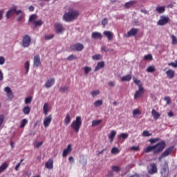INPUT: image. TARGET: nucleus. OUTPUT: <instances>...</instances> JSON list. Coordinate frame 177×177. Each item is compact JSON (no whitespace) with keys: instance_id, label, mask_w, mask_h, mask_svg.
<instances>
[{"instance_id":"f257e3e1","label":"nucleus","mask_w":177,"mask_h":177,"mask_svg":"<svg viewBox=\"0 0 177 177\" xmlns=\"http://www.w3.org/2000/svg\"><path fill=\"white\" fill-rule=\"evenodd\" d=\"M167 144L165 140H162L159 142V143L153 145V146H148L145 149H144V152L149 153L151 151L153 152V154L158 155L161 153L166 147Z\"/></svg>"},{"instance_id":"f03ea898","label":"nucleus","mask_w":177,"mask_h":177,"mask_svg":"<svg viewBox=\"0 0 177 177\" xmlns=\"http://www.w3.org/2000/svg\"><path fill=\"white\" fill-rule=\"evenodd\" d=\"M79 12L73 9H69L68 12L65 13L63 16V19L66 22H71L76 19L79 16Z\"/></svg>"},{"instance_id":"7ed1b4c3","label":"nucleus","mask_w":177,"mask_h":177,"mask_svg":"<svg viewBox=\"0 0 177 177\" xmlns=\"http://www.w3.org/2000/svg\"><path fill=\"white\" fill-rule=\"evenodd\" d=\"M82 124V118L80 116H77L76 120L72 122L71 127L76 133H78Z\"/></svg>"},{"instance_id":"20e7f679","label":"nucleus","mask_w":177,"mask_h":177,"mask_svg":"<svg viewBox=\"0 0 177 177\" xmlns=\"http://www.w3.org/2000/svg\"><path fill=\"white\" fill-rule=\"evenodd\" d=\"M31 43V37L26 35L22 39V46L24 48H28Z\"/></svg>"},{"instance_id":"39448f33","label":"nucleus","mask_w":177,"mask_h":177,"mask_svg":"<svg viewBox=\"0 0 177 177\" xmlns=\"http://www.w3.org/2000/svg\"><path fill=\"white\" fill-rule=\"evenodd\" d=\"M174 148V147H170L166 149V150H165V151H163V153H162V154H160V156L158 158L159 160H161L162 158L169 156L173 152Z\"/></svg>"},{"instance_id":"423d86ee","label":"nucleus","mask_w":177,"mask_h":177,"mask_svg":"<svg viewBox=\"0 0 177 177\" xmlns=\"http://www.w3.org/2000/svg\"><path fill=\"white\" fill-rule=\"evenodd\" d=\"M170 21V19L168 17H160V19H159V21H158V26H165Z\"/></svg>"},{"instance_id":"0eeeda50","label":"nucleus","mask_w":177,"mask_h":177,"mask_svg":"<svg viewBox=\"0 0 177 177\" xmlns=\"http://www.w3.org/2000/svg\"><path fill=\"white\" fill-rule=\"evenodd\" d=\"M55 30L57 34H62L65 30L64 28L63 27L62 24L57 23L55 24Z\"/></svg>"},{"instance_id":"6e6552de","label":"nucleus","mask_w":177,"mask_h":177,"mask_svg":"<svg viewBox=\"0 0 177 177\" xmlns=\"http://www.w3.org/2000/svg\"><path fill=\"white\" fill-rule=\"evenodd\" d=\"M84 46L82 44H75L71 46V49L72 50H76V51H82L84 49Z\"/></svg>"},{"instance_id":"1a4fd4ad","label":"nucleus","mask_w":177,"mask_h":177,"mask_svg":"<svg viewBox=\"0 0 177 177\" xmlns=\"http://www.w3.org/2000/svg\"><path fill=\"white\" fill-rule=\"evenodd\" d=\"M145 88H138V91H137L134 95V99L136 100L139 97H140L144 93H145Z\"/></svg>"},{"instance_id":"9d476101","label":"nucleus","mask_w":177,"mask_h":177,"mask_svg":"<svg viewBox=\"0 0 177 177\" xmlns=\"http://www.w3.org/2000/svg\"><path fill=\"white\" fill-rule=\"evenodd\" d=\"M149 166H151V169H149V171H148V173H149V174H154L158 172L156 164L151 163V165H149Z\"/></svg>"},{"instance_id":"9b49d317","label":"nucleus","mask_w":177,"mask_h":177,"mask_svg":"<svg viewBox=\"0 0 177 177\" xmlns=\"http://www.w3.org/2000/svg\"><path fill=\"white\" fill-rule=\"evenodd\" d=\"M52 120H53V117H52L51 115H50L48 117L45 118L44 120V127L46 128V127H49V125L51 123Z\"/></svg>"},{"instance_id":"f8f14e48","label":"nucleus","mask_w":177,"mask_h":177,"mask_svg":"<svg viewBox=\"0 0 177 177\" xmlns=\"http://www.w3.org/2000/svg\"><path fill=\"white\" fill-rule=\"evenodd\" d=\"M41 59H40V56L39 55H35L34 57V63L33 65L35 67H39V66H41Z\"/></svg>"},{"instance_id":"ddd939ff","label":"nucleus","mask_w":177,"mask_h":177,"mask_svg":"<svg viewBox=\"0 0 177 177\" xmlns=\"http://www.w3.org/2000/svg\"><path fill=\"white\" fill-rule=\"evenodd\" d=\"M5 92L6 93V95L8 96V97L10 100H12L14 97L12 91H11L10 88L7 86L4 88Z\"/></svg>"},{"instance_id":"4468645a","label":"nucleus","mask_w":177,"mask_h":177,"mask_svg":"<svg viewBox=\"0 0 177 177\" xmlns=\"http://www.w3.org/2000/svg\"><path fill=\"white\" fill-rule=\"evenodd\" d=\"M139 30L137 28H132L131 29V30L127 33V37H135L138 32Z\"/></svg>"},{"instance_id":"2eb2a0df","label":"nucleus","mask_w":177,"mask_h":177,"mask_svg":"<svg viewBox=\"0 0 177 177\" xmlns=\"http://www.w3.org/2000/svg\"><path fill=\"white\" fill-rule=\"evenodd\" d=\"M72 151V145H68L67 147V149H65L63 151V157H66L68 153H70Z\"/></svg>"},{"instance_id":"dca6fc26","label":"nucleus","mask_w":177,"mask_h":177,"mask_svg":"<svg viewBox=\"0 0 177 177\" xmlns=\"http://www.w3.org/2000/svg\"><path fill=\"white\" fill-rule=\"evenodd\" d=\"M16 9H17V7L15 6V7H13L12 9H10V10H8V11L6 12V17H7V19H9V18H10L12 16H13V15L15 13Z\"/></svg>"},{"instance_id":"f3484780","label":"nucleus","mask_w":177,"mask_h":177,"mask_svg":"<svg viewBox=\"0 0 177 177\" xmlns=\"http://www.w3.org/2000/svg\"><path fill=\"white\" fill-rule=\"evenodd\" d=\"M166 75L169 79H173L175 77V71L174 70L169 69L166 71Z\"/></svg>"},{"instance_id":"a211bd4d","label":"nucleus","mask_w":177,"mask_h":177,"mask_svg":"<svg viewBox=\"0 0 177 177\" xmlns=\"http://www.w3.org/2000/svg\"><path fill=\"white\" fill-rule=\"evenodd\" d=\"M55 84V79L54 78H51L50 80H48L47 82L45 84V86L47 88H50L53 85H54Z\"/></svg>"},{"instance_id":"6ab92c4d","label":"nucleus","mask_w":177,"mask_h":177,"mask_svg":"<svg viewBox=\"0 0 177 177\" xmlns=\"http://www.w3.org/2000/svg\"><path fill=\"white\" fill-rule=\"evenodd\" d=\"M103 37L102 35L100 32H95L92 34V38L94 39H102Z\"/></svg>"},{"instance_id":"aec40b11","label":"nucleus","mask_w":177,"mask_h":177,"mask_svg":"<svg viewBox=\"0 0 177 177\" xmlns=\"http://www.w3.org/2000/svg\"><path fill=\"white\" fill-rule=\"evenodd\" d=\"M45 167L48 169H51L53 168V159L50 158L48 161L45 164Z\"/></svg>"},{"instance_id":"412c9836","label":"nucleus","mask_w":177,"mask_h":177,"mask_svg":"<svg viewBox=\"0 0 177 177\" xmlns=\"http://www.w3.org/2000/svg\"><path fill=\"white\" fill-rule=\"evenodd\" d=\"M103 34L109 41L112 40L113 38V34L111 31H104Z\"/></svg>"},{"instance_id":"4be33fe9","label":"nucleus","mask_w":177,"mask_h":177,"mask_svg":"<svg viewBox=\"0 0 177 177\" xmlns=\"http://www.w3.org/2000/svg\"><path fill=\"white\" fill-rule=\"evenodd\" d=\"M116 134H117V133L115 131H114V130L111 131V132L110 133V135L109 136V139L111 142H113Z\"/></svg>"},{"instance_id":"5701e85b","label":"nucleus","mask_w":177,"mask_h":177,"mask_svg":"<svg viewBox=\"0 0 177 177\" xmlns=\"http://www.w3.org/2000/svg\"><path fill=\"white\" fill-rule=\"evenodd\" d=\"M152 116H153V120H157L160 117V114L156 111V109H152Z\"/></svg>"},{"instance_id":"b1692460","label":"nucleus","mask_w":177,"mask_h":177,"mask_svg":"<svg viewBox=\"0 0 177 177\" xmlns=\"http://www.w3.org/2000/svg\"><path fill=\"white\" fill-rule=\"evenodd\" d=\"M136 3H137V2L136 1H131L126 3L124 5V7L126 8L129 9V8H131L132 6H133Z\"/></svg>"},{"instance_id":"393cba45","label":"nucleus","mask_w":177,"mask_h":177,"mask_svg":"<svg viewBox=\"0 0 177 177\" xmlns=\"http://www.w3.org/2000/svg\"><path fill=\"white\" fill-rule=\"evenodd\" d=\"M59 91L61 92V93H68L70 91V87L68 86H63V87H60Z\"/></svg>"},{"instance_id":"a878e982","label":"nucleus","mask_w":177,"mask_h":177,"mask_svg":"<svg viewBox=\"0 0 177 177\" xmlns=\"http://www.w3.org/2000/svg\"><path fill=\"white\" fill-rule=\"evenodd\" d=\"M104 67V62H100L97 63V66L95 68V71H97L100 69Z\"/></svg>"},{"instance_id":"bb28decb","label":"nucleus","mask_w":177,"mask_h":177,"mask_svg":"<svg viewBox=\"0 0 177 177\" xmlns=\"http://www.w3.org/2000/svg\"><path fill=\"white\" fill-rule=\"evenodd\" d=\"M129 137L128 133H123L118 136V140L120 142L122 139H127Z\"/></svg>"},{"instance_id":"cd10ccee","label":"nucleus","mask_w":177,"mask_h":177,"mask_svg":"<svg viewBox=\"0 0 177 177\" xmlns=\"http://www.w3.org/2000/svg\"><path fill=\"white\" fill-rule=\"evenodd\" d=\"M132 79V77L131 75H127L121 78L122 82H129Z\"/></svg>"},{"instance_id":"c85d7f7f","label":"nucleus","mask_w":177,"mask_h":177,"mask_svg":"<svg viewBox=\"0 0 177 177\" xmlns=\"http://www.w3.org/2000/svg\"><path fill=\"white\" fill-rule=\"evenodd\" d=\"M30 111H31V108L29 106H26L23 109V113L25 115H29Z\"/></svg>"},{"instance_id":"c756f323","label":"nucleus","mask_w":177,"mask_h":177,"mask_svg":"<svg viewBox=\"0 0 177 177\" xmlns=\"http://www.w3.org/2000/svg\"><path fill=\"white\" fill-rule=\"evenodd\" d=\"M156 12H158V13H159V14L165 12V6L156 8Z\"/></svg>"},{"instance_id":"7c9ffc66","label":"nucleus","mask_w":177,"mask_h":177,"mask_svg":"<svg viewBox=\"0 0 177 177\" xmlns=\"http://www.w3.org/2000/svg\"><path fill=\"white\" fill-rule=\"evenodd\" d=\"M44 111H43V112H44V113L45 114V115H47L48 114V111H49V109H48V103H45L44 104Z\"/></svg>"},{"instance_id":"2f4dec72","label":"nucleus","mask_w":177,"mask_h":177,"mask_svg":"<svg viewBox=\"0 0 177 177\" xmlns=\"http://www.w3.org/2000/svg\"><path fill=\"white\" fill-rule=\"evenodd\" d=\"M8 165H9L6 162L2 164V165L0 167V173L3 172L8 167Z\"/></svg>"},{"instance_id":"473e14b6","label":"nucleus","mask_w":177,"mask_h":177,"mask_svg":"<svg viewBox=\"0 0 177 177\" xmlns=\"http://www.w3.org/2000/svg\"><path fill=\"white\" fill-rule=\"evenodd\" d=\"M71 122V117L70 115L68 113L65 118L64 123L66 125H68Z\"/></svg>"},{"instance_id":"72a5a7b5","label":"nucleus","mask_w":177,"mask_h":177,"mask_svg":"<svg viewBox=\"0 0 177 177\" xmlns=\"http://www.w3.org/2000/svg\"><path fill=\"white\" fill-rule=\"evenodd\" d=\"M133 81L138 86V88H143L140 80H138L137 78L134 77Z\"/></svg>"},{"instance_id":"f704fd0d","label":"nucleus","mask_w":177,"mask_h":177,"mask_svg":"<svg viewBox=\"0 0 177 177\" xmlns=\"http://www.w3.org/2000/svg\"><path fill=\"white\" fill-rule=\"evenodd\" d=\"M102 120H93L92 122V127H94L95 126L99 125L100 123H102Z\"/></svg>"},{"instance_id":"c9c22d12","label":"nucleus","mask_w":177,"mask_h":177,"mask_svg":"<svg viewBox=\"0 0 177 177\" xmlns=\"http://www.w3.org/2000/svg\"><path fill=\"white\" fill-rule=\"evenodd\" d=\"M171 44L177 45V37L175 35H171Z\"/></svg>"},{"instance_id":"e433bc0d","label":"nucleus","mask_w":177,"mask_h":177,"mask_svg":"<svg viewBox=\"0 0 177 177\" xmlns=\"http://www.w3.org/2000/svg\"><path fill=\"white\" fill-rule=\"evenodd\" d=\"M102 104H103L102 100H97L94 103V106L95 107H98V106H100L101 105H102Z\"/></svg>"},{"instance_id":"4c0bfd02","label":"nucleus","mask_w":177,"mask_h":177,"mask_svg":"<svg viewBox=\"0 0 177 177\" xmlns=\"http://www.w3.org/2000/svg\"><path fill=\"white\" fill-rule=\"evenodd\" d=\"M151 136H152V133H150V132L149 131L145 130V131H142V136L149 137Z\"/></svg>"},{"instance_id":"58836bf2","label":"nucleus","mask_w":177,"mask_h":177,"mask_svg":"<svg viewBox=\"0 0 177 177\" xmlns=\"http://www.w3.org/2000/svg\"><path fill=\"white\" fill-rule=\"evenodd\" d=\"M28 120L26 119H24L21 122V126L20 128H24L26 124L28 123Z\"/></svg>"},{"instance_id":"ea45409f","label":"nucleus","mask_w":177,"mask_h":177,"mask_svg":"<svg viewBox=\"0 0 177 177\" xmlns=\"http://www.w3.org/2000/svg\"><path fill=\"white\" fill-rule=\"evenodd\" d=\"M26 70V74H28V71H29V68H30V62H26L25 63V66H24Z\"/></svg>"},{"instance_id":"a19ab883","label":"nucleus","mask_w":177,"mask_h":177,"mask_svg":"<svg viewBox=\"0 0 177 177\" xmlns=\"http://www.w3.org/2000/svg\"><path fill=\"white\" fill-rule=\"evenodd\" d=\"M112 170L115 172H120V170H121V168L120 167H118V166H113L112 167Z\"/></svg>"},{"instance_id":"79ce46f5","label":"nucleus","mask_w":177,"mask_h":177,"mask_svg":"<svg viewBox=\"0 0 177 177\" xmlns=\"http://www.w3.org/2000/svg\"><path fill=\"white\" fill-rule=\"evenodd\" d=\"M120 153V150L117 147H113L111 149V153L117 154Z\"/></svg>"},{"instance_id":"37998d69","label":"nucleus","mask_w":177,"mask_h":177,"mask_svg":"<svg viewBox=\"0 0 177 177\" xmlns=\"http://www.w3.org/2000/svg\"><path fill=\"white\" fill-rule=\"evenodd\" d=\"M100 93V91L99 90H97V91H92L91 93V94L92 95V96L93 97H96L97 95H99Z\"/></svg>"},{"instance_id":"c03bdc74","label":"nucleus","mask_w":177,"mask_h":177,"mask_svg":"<svg viewBox=\"0 0 177 177\" xmlns=\"http://www.w3.org/2000/svg\"><path fill=\"white\" fill-rule=\"evenodd\" d=\"M156 71V69H155V68H154V66H149V67H148V68H147V72H148V73H153V72H154Z\"/></svg>"},{"instance_id":"a18cd8bd","label":"nucleus","mask_w":177,"mask_h":177,"mask_svg":"<svg viewBox=\"0 0 177 177\" xmlns=\"http://www.w3.org/2000/svg\"><path fill=\"white\" fill-rule=\"evenodd\" d=\"M144 59H145V60H152L153 57L151 54H148V55L144 56Z\"/></svg>"},{"instance_id":"49530a36","label":"nucleus","mask_w":177,"mask_h":177,"mask_svg":"<svg viewBox=\"0 0 177 177\" xmlns=\"http://www.w3.org/2000/svg\"><path fill=\"white\" fill-rule=\"evenodd\" d=\"M141 113V111L139 109H135L133 112V115H140Z\"/></svg>"},{"instance_id":"de8ad7c7","label":"nucleus","mask_w":177,"mask_h":177,"mask_svg":"<svg viewBox=\"0 0 177 177\" xmlns=\"http://www.w3.org/2000/svg\"><path fill=\"white\" fill-rule=\"evenodd\" d=\"M92 58L94 60H100L102 59V56L100 55H95Z\"/></svg>"},{"instance_id":"09e8293b","label":"nucleus","mask_w":177,"mask_h":177,"mask_svg":"<svg viewBox=\"0 0 177 177\" xmlns=\"http://www.w3.org/2000/svg\"><path fill=\"white\" fill-rule=\"evenodd\" d=\"M167 65L169 66H173L174 68H177V61H176L175 62L169 63L167 64Z\"/></svg>"},{"instance_id":"8fccbe9b","label":"nucleus","mask_w":177,"mask_h":177,"mask_svg":"<svg viewBox=\"0 0 177 177\" xmlns=\"http://www.w3.org/2000/svg\"><path fill=\"white\" fill-rule=\"evenodd\" d=\"M73 59H77V57L75 55H71L68 58L67 60L72 61Z\"/></svg>"},{"instance_id":"3c124183","label":"nucleus","mask_w":177,"mask_h":177,"mask_svg":"<svg viewBox=\"0 0 177 177\" xmlns=\"http://www.w3.org/2000/svg\"><path fill=\"white\" fill-rule=\"evenodd\" d=\"M168 168H169L168 163L166 162V163H165V165H163V168H162V171H163V172H166L167 169H168Z\"/></svg>"},{"instance_id":"603ef678","label":"nucleus","mask_w":177,"mask_h":177,"mask_svg":"<svg viewBox=\"0 0 177 177\" xmlns=\"http://www.w3.org/2000/svg\"><path fill=\"white\" fill-rule=\"evenodd\" d=\"M84 71H85V74H88L91 71L92 69L90 68V67H84Z\"/></svg>"},{"instance_id":"864d4df0","label":"nucleus","mask_w":177,"mask_h":177,"mask_svg":"<svg viewBox=\"0 0 177 177\" xmlns=\"http://www.w3.org/2000/svg\"><path fill=\"white\" fill-rule=\"evenodd\" d=\"M165 101L167 104H170L171 103V98L169 97H165Z\"/></svg>"},{"instance_id":"5fc2aeb1","label":"nucleus","mask_w":177,"mask_h":177,"mask_svg":"<svg viewBox=\"0 0 177 177\" xmlns=\"http://www.w3.org/2000/svg\"><path fill=\"white\" fill-rule=\"evenodd\" d=\"M32 102V97H26L25 100V103L26 104H30Z\"/></svg>"},{"instance_id":"6e6d98bb","label":"nucleus","mask_w":177,"mask_h":177,"mask_svg":"<svg viewBox=\"0 0 177 177\" xmlns=\"http://www.w3.org/2000/svg\"><path fill=\"white\" fill-rule=\"evenodd\" d=\"M43 24V22L41 20L35 22V26H41Z\"/></svg>"},{"instance_id":"4d7b16f0","label":"nucleus","mask_w":177,"mask_h":177,"mask_svg":"<svg viewBox=\"0 0 177 177\" xmlns=\"http://www.w3.org/2000/svg\"><path fill=\"white\" fill-rule=\"evenodd\" d=\"M53 37H54V35H46L45 36V39L46 40H50V39H53Z\"/></svg>"},{"instance_id":"13d9d810","label":"nucleus","mask_w":177,"mask_h":177,"mask_svg":"<svg viewBox=\"0 0 177 177\" xmlns=\"http://www.w3.org/2000/svg\"><path fill=\"white\" fill-rule=\"evenodd\" d=\"M36 19V16L35 15H31L29 18V21H32Z\"/></svg>"},{"instance_id":"bf43d9fd","label":"nucleus","mask_w":177,"mask_h":177,"mask_svg":"<svg viewBox=\"0 0 177 177\" xmlns=\"http://www.w3.org/2000/svg\"><path fill=\"white\" fill-rule=\"evenodd\" d=\"M43 141H41V142H38V143H37L35 145V147H36V148H39V147H41L42 145H43Z\"/></svg>"},{"instance_id":"052dcab7","label":"nucleus","mask_w":177,"mask_h":177,"mask_svg":"<svg viewBox=\"0 0 177 177\" xmlns=\"http://www.w3.org/2000/svg\"><path fill=\"white\" fill-rule=\"evenodd\" d=\"M5 63V59L3 57H0V65H3Z\"/></svg>"},{"instance_id":"680f3d73","label":"nucleus","mask_w":177,"mask_h":177,"mask_svg":"<svg viewBox=\"0 0 177 177\" xmlns=\"http://www.w3.org/2000/svg\"><path fill=\"white\" fill-rule=\"evenodd\" d=\"M102 24L103 26H106L108 24L107 19L105 18L104 19H103L102 21Z\"/></svg>"},{"instance_id":"e2e57ef3","label":"nucleus","mask_w":177,"mask_h":177,"mask_svg":"<svg viewBox=\"0 0 177 177\" xmlns=\"http://www.w3.org/2000/svg\"><path fill=\"white\" fill-rule=\"evenodd\" d=\"M108 177H114V174H113V172L112 171H109Z\"/></svg>"},{"instance_id":"0e129e2a","label":"nucleus","mask_w":177,"mask_h":177,"mask_svg":"<svg viewBox=\"0 0 177 177\" xmlns=\"http://www.w3.org/2000/svg\"><path fill=\"white\" fill-rule=\"evenodd\" d=\"M131 149L133 150V151H137L140 150V147H139L133 146V147H131Z\"/></svg>"},{"instance_id":"69168bd1","label":"nucleus","mask_w":177,"mask_h":177,"mask_svg":"<svg viewBox=\"0 0 177 177\" xmlns=\"http://www.w3.org/2000/svg\"><path fill=\"white\" fill-rule=\"evenodd\" d=\"M109 85L111 87H114L115 86V84L114 82H109Z\"/></svg>"},{"instance_id":"338daca9","label":"nucleus","mask_w":177,"mask_h":177,"mask_svg":"<svg viewBox=\"0 0 177 177\" xmlns=\"http://www.w3.org/2000/svg\"><path fill=\"white\" fill-rule=\"evenodd\" d=\"M28 10L30 12H33L34 10H35V8L32 6H30L29 8H28Z\"/></svg>"},{"instance_id":"774afa93","label":"nucleus","mask_w":177,"mask_h":177,"mask_svg":"<svg viewBox=\"0 0 177 177\" xmlns=\"http://www.w3.org/2000/svg\"><path fill=\"white\" fill-rule=\"evenodd\" d=\"M20 165H21V162H19V163L16 165V167H15V170H16V171L18 170V169H19V167H20Z\"/></svg>"}]
</instances>
